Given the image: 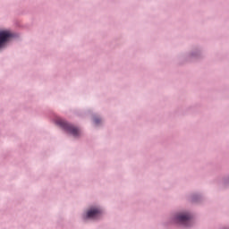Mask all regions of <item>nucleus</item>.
Masks as SVG:
<instances>
[{
	"mask_svg": "<svg viewBox=\"0 0 229 229\" xmlns=\"http://www.w3.org/2000/svg\"><path fill=\"white\" fill-rule=\"evenodd\" d=\"M57 124L73 137H80L81 133V131H80L78 127H74V125L68 123L67 122H65V120H57Z\"/></svg>",
	"mask_w": 229,
	"mask_h": 229,
	"instance_id": "nucleus-1",
	"label": "nucleus"
},
{
	"mask_svg": "<svg viewBox=\"0 0 229 229\" xmlns=\"http://www.w3.org/2000/svg\"><path fill=\"white\" fill-rule=\"evenodd\" d=\"M176 219L178 223H181L182 225H186V226H189V224L192 223L190 214L181 213L177 215Z\"/></svg>",
	"mask_w": 229,
	"mask_h": 229,
	"instance_id": "nucleus-2",
	"label": "nucleus"
},
{
	"mask_svg": "<svg viewBox=\"0 0 229 229\" xmlns=\"http://www.w3.org/2000/svg\"><path fill=\"white\" fill-rule=\"evenodd\" d=\"M12 32L8 30H0V47H4L6 42L12 38Z\"/></svg>",
	"mask_w": 229,
	"mask_h": 229,
	"instance_id": "nucleus-3",
	"label": "nucleus"
},
{
	"mask_svg": "<svg viewBox=\"0 0 229 229\" xmlns=\"http://www.w3.org/2000/svg\"><path fill=\"white\" fill-rule=\"evenodd\" d=\"M98 217H101V209L93 208L87 212L85 219H98Z\"/></svg>",
	"mask_w": 229,
	"mask_h": 229,
	"instance_id": "nucleus-4",
	"label": "nucleus"
},
{
	"mask_svg": "<svg viewBox=\"0 0 229 229\" xmlns=\"http://www.w3.org/2000/svg\"><path fill=\"white\" fill-rule=\"evenodd\" d=\"M95 123H96V124H98L99 123V120L98 119H95Z\"/></svg>",
	"mask_w": 229,
	"mask_h": 229,
	"instance_id": "nucleus-5",
	"label": "nucleus"
}]
</instances>
